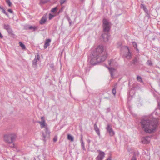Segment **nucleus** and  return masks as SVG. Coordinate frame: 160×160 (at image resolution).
<instances>
[{"label": "nucleus", "mask_w": 160, "mask_h": 160, "mask_svg": "<svg viewBox=\"0 0 160 160\" xmlns=\"http://www.w3.org/2000/svg\"><path fill=\"white\" fill-rule=\"evenodd\" d=\"M3 28L5 29L7 31L10 29L11 28L9 25L8 24H4Z\"/></svg>", "instance_id": "nucleus-20"}, {"label": "nucleus", "mask_w": 160, "mask_h": 160, "mask_svg": "<svg viewBox=\"0 0 160 160\" xmlns=\"http://www.w3.org/2000/svg\"><path fill=\"white\" fill-rule=\"evenodd\" d=\"M141 8H142L144 10H145L146 9L145 6L142 4H141Z\"/></svg>", "instance_id": "nucleus-37"}, {"label": "nucleus", "mask_w": 160, "mask_h": 160, "mask_svg": "<svg viewBox=\"0 0 160 160\" xmlns=\"http://www.w3.org/2000/svg\"><path fill=\"white\" fill-rule=\"evenodd\" d=\"M6 2L9 7L11 6L12 5V3L10 1V0H7L6 1Z\"/></svg>", "instance_id": "nucleus-31"}, {"label": "nucleus", "mask_w": 160, "mask_h": 160, "mask_svg": "<svg viewBox=\"0 0 160 160\" xmlns=\"http://www.w3.org/2000/svg\"><path fill=\"white\" fill-rule=\"evenodd\" d=\"M138 59L136 58H135L134 59H133L132 61V64H135L138 62Z\"/></svg>", "instance_id": "nucleus-28"}, {"label": "nucleus", "mask_w": 160, "mask_h": 160, "mask_svg": "<svg viewBox=\"0 0 160 160\" xmlns=\"http://www.w3.org/2000/svg\"><path fill=\"white\" fill-rule=\"evenodd\" d=\"M8 11L9 12H10L11 13H13V11L11 9H9L8 10Z\"/></svg>", "instance_id": "nucleus-38"}, {"label": "nucleus", "mask_w": 160, "mask_h": 160, "mask_svg": "<svg viewBox=\"0 0 160 160\" xmlns=\"http://www.w3.org/2000/svg\"><path fill=\"white\" fill-rule=\"evenodd\" d=\"M2 8H3V7H1V6H0V9H2Z\"/></svg>", "instance_id": "nucleus-44"}, {"label": "nucleus", "mask_w": 160, "mask_h": 160, "mask_svg": "<svg viewBox=\"0 0 160 160\" xmlns=\"http://www.w3.org/2000/svg\"><path fill=\"white\" fill-rule=\"evenodd\" d=\"M68 139L70 140L72 142H73L74 141V138L70 134H68L67 136Z\"/></svg>", "instance_id": "nucleus-21"}, {"label": "nucleus", "mask_w": 160, "mask_h": 160, "mask_svg": "<svg viewBox=\"0 0 160 160\" xmlns=\"http://www.w3.org/2000/svg\"><path fill=\"white\" fill-rule=\"evenodd\" d=\"M148 137H144L143 138V140H142V142L144 143H149V142L148 141Z\"/></svg>", "instance_id": "nucleus-17"}, {"label": "nucleus", "mask_w": 160, "mask_h": 160, "mask_svg": "<svg viewBox=\"0 0 160 160\" xmlns=\"http://www.w3.org/2000/svg\"><path fill=\"white\" fill-rule=\"evenodd\" d=\"M132 43L134 48L136 49L138 51L139 50L137 48V43L135 42H133Z\"/></svg>", "instance_id": "nucleus-22"}, {"label": "nucleus", "mask_w": 160, "mask_h": 160, "mask_svg": "<svg viewBox=\"0 0 160 160\" xmlns=\"http://www.w3.org/2000/svg\"><path fill=\"white\" fill-rule=\"evenodd\" d=\"M147 64L149 66H152L153 65L152 61L150 60H148L147 62Z\"/></svg>", "instance_id": "nucleus-26"}, {"label": "nucleus", "mask_w": 160, "mask_h": 160, "mask_svg": "<svg viewBox=\"0 0 160 160\" xmlns=\"http://www.w3.org/2000/svg\"><path fill=\"white\" fill-rule=\"evenodd\" d=\"M1 10H2V12L3 13L5 14L8 17H9L8 14L6 12L5 10L3 8H2V9H1Z\"/></svg>", "instance_id": "nucleus-27"}, {"label": "nucleus", "mask_w": 160, "mask_h": 160, "mask_svg": "<svg viewBox=\"0 0 160 160\" xmlns=\"http://www.w3.org/2000/svg\"><path fill=\"white\" fill-rule=\"evenodd\" d=\"M107 67L108 68V69L109 70V71L110 72V73L111 77H112V76H113V72L115 70V69L112 67L109 68L108 67Z\"/></svg>", "instance_id": "nucleus-18"}, {"label": "nucleus", "mask_w": 160, "mask_h": 160, "mask_svg": "<svg viewBox=\"0 0 160 160\" xmlns=\"http://www.w3.org/2000/svg\"><path fill=\"white\" fill-rule=\"evenodd\" d=\"M107 132L108 133L110 136L112 137L115 134V132L113 131L111 127L109 124L107 125L106 128Z\"/></svg>", "instance_id": "nucleus-8"}, {"label": "nucleus", "mask_w": 160, "mask_h": 160, "mask_svg": "<svg viewBox=\"0 0 160 160\" xmlns=\"http://www.w3.org/2000/svg\"><path fill=\"white\" fill-rule=\"evenodd\" d=\"M55 16V15H53L51 13L49 14V20H51Z\"/></svg>", "instance_id": "nucleus-30"}, {"label": "nucleus", "mask_w": 160, "mask_h": 160, "mask_svg": "<svg viewBox=\"0 0 160 160\" xmlns=\"http://www.w3.org/2000/svg\"><path fill=\"white\" fill-rule=\"evenodd\" d=\"M40 59L39 55L38 54L37 56H35V57L34 59L32 61V67L35 68H36L37 67V62H38Z\"/></svg>", "instance_id": "nucleus-7"}, {"label": "nucleus", "mask_w": 160, "mask_h": 160, "mask_svg": "<svg viewBox=\"0 0 160 160\" xmlns=\"http://www.w3.org/2000/svg\"><path fill=\"white\" fill-rule=\"evenodd\" d=\"M63 11V8H62L58 11V14H59L60 13L62 12Z\"/></svg>", "instance_id": "nucleus-36"}, {"label": "nucleus", "mask_w": 160, "mask_h": 160, "mask_svg": "<svg viewBox=\"0 0 160 160\" xmlns=\"http://www.w3.org/2000/svg\"><path fill=\"white\" fill-rule=\"evenodd\" d=\"M57 140V138L56 137H54L53 139V141L54 142H56Z\"/></svg>", "instance_id": "nucleus-40"}, {"label": "nucleus", "mask_w": 160, "mask_h": 160, "mask_svg": "<svg viewBox=\"0 0 160 160\" xmlns=\"http://www.w3.org/2000/svg\"><path fill=\"white\" fill-rule=\"evenodd\" d=\"M51 42V39H46L44 45V48L46 49L47 47L50 45V43Z\"/></svg>", "instance_id": "nucleus-12"}, {"label": "nucleus", "mask_w": 160, "mask_h": 160, "mask_svg": "<svg viewBox=\"0 0 160 160\" xmlns=\"http://www.w3.org/2000/svg\"><path fill=\"white\" fill-rule=\"evenodd\" d=\"M3 38V36L2 35V34H1V32H0V38Z\"/></svg>", "instance_id": "nucleus-42"}, {"label": "nucleus", "mask_w": 160, "mask_h": 160, "mask_svg": "<svg viewBox=\"0 0 160 160\" xmlns=\"http://www.w3.org/2000/svg\"><path fill=\"white\" fill-rule=\"evenodd\" d=\"M101 37L104 42H107L108 40L109 35L107 33L104 32V33L102 35Z\"/></svg>", "instance_id": "nucleus-10"}, {"label": "nucleus", "mask_w": 160, "mask_h": 160, "mask_svg": "<svg viewBox=\"0 0 160 160\" xmlns=\"http://www.w3.org/2000/svg\"><path fill=\"white\" fill-rule=\"evenodd\" d=\"M57 7H55L52 9L51 10V12H52L54 13V12H55L57 11Z\"/></svg>", "instance_id": "nucleus-29"}, {"label": "nucleus", "mask_w": 160, "mask_h": 160, "mask_svg": "<svg viewBox=\"0 0 160 160\" xmlns=\"http://www.w3.org/2000/svg\"><path fill=\"white\" fill-rule=\"evenodd\" d=\"M14 143H12V144L11 145L9 146V147L11 148H13L14 147Z\"/></svg>", "instance_id": "nucleus-41"}, {"label": "nucleus", "mask_w": 160, "mask_h": 160, "mask_svg": "<svg viewBox=\"0 0 160 160\" xmlns=\"http://www.w3.org/2000/svg\"><path fill=\"white\" fill-rule=\"evenodd\" d=\"M103 31L104 32H108L110 28V23L106 19L104 18L103 20Z\"/></svg>", "instance_id": "nucleus-4"}, {"label": "nucleus", "mask_w": 160, "mask_h": 160, "mask_svg": "<svg viewBox=\"0 0 160 160\" xmlns=\"http://www.w3.org/2000/svg\"><path fill=\"white\" fill-rule=\"evenodd\" d=\"M99 154L96 158V160H102L104 158L105 154L103 152L99 150Z\"/></svg>", "instance_id": "nucleus-9"}, {"label": "nucleus", "mask_w": 160, "mask_h": 160, "mask_svg": "<svg viewBox=\"0 0 160 160\" xmlns=\"http://www.w3.org/2000/svg\"><path fill=\"white\" fill-rule=\"evenodd\" d=\"M116 89L115 88H113L112 90V92L114 96L116 95Z\"/></svg>", "instance_id": "nucleus-32"}, {"label": "nucleus", "mask_w": 160, "mask_h": 160, "mask_svg": "<svg viewBox=\"0 0 160 160\" xmlns=\"http://www.w3.org/2000/svg\"><path fill=\"white\" fill-rule=\"evenodd\" d=\"M69 23H70V24H71V22H69Z\"/></svg>", "instance_id": "nucleus-45"}, {"label": "nucleus", "mask_w": 160, "mask_h": 160, "mask_svg": "<svg viewBox=\"0 0 160 160\" xmlns=\"http://www.w3.org/2000/svg\"><path fill=\"white\" fill-rule=\"evenodd\" d=\"M158 123L157 118L149 117L141 119L140 122V125L145 132L151 134L155 131L158 126Z\"/></svg>", "instance_id": "nucleus-1"}, {"label": "nucleus", "mask_w": 160, "mask_h": 160, "mask_svg": "<svg viewBox=\"0 0 160 160\" xmlns=\"http://www.w3.org/2000/svg\"><path fill=\"white\" fill-rule=\"evenodd\" d=\"M41 121H38V122L39 123L41 126V128H42L45 126V120L44 118L43 117H42L41 118Z\"/></svg>", "instance_id": "nucleus-11"}, {"label": "nucleus", "mask_w": 160, "mask_h": 160, "mask_svg": "<svg viewBox=\"0 0 160 160\" xmlns=\"http://www.w3.org/2000/svg\"><path fill=\"white\" fill-rule=\"evenodd\" d=\"M50 67L51 68L53 69L54 68V65L52 64H51L50 65Z\"/></svg>", "instance_id": "nucleus-39"}, {"label": "nucleus", "mask_w": 160, "mask_h": 160, "mask_svg": "<svg viewBox=\"0 0 160 160\" xmlns=\"http://www.w3.org/2000/svg\"><path fill=\"white\" fill-rule=\"evenodd\" d=\"M38 28V26H30L28 27L29 29L31 30V29H32L33 31H35L37 30Z\"/></svg>", "instance_id": "nucleus-14"}, {"label": "nucleus", "mask_w": 160, "mask_h": 160, "mask_svg": "<svg viewBox=\"0 0 160 160\" xmlns=\"http://www.w3.org/2000/svg\"><path fill=\"white\" fill-rule=\"evenodd\" d=\"M131 160H137L135 154H134L133 156L132 157Z\"/></svg>", "instance_id": "nucleus-35"}, {"label": "nucleus", "mask_w": 160, "mask_h": 160, "mask_svg": "<svg viewBox=\"0 0 160 160\" xmlns=\"http://www.w3.org/2000/svg\"><path fill=\"white\" fill-rule=\"evenodd\" d=\"M47 20L46 18L44 17H43L39 21V23L41 25L44 24Z\"/></svg>", "instance_id": "nucleus-15"}, {"label": "nucleus", "mask_w": 160, "mask_h": 160, "mask_svg": "<svg viewBox=\"0 0 160 160\" xmlns=\"http://www.w3.org/2000/svg\"><path fill=\"white\" fill-rule=\"evenodd\" d=\"M7 31L8 32L9 34L12 35L13 36H15V35L13 33V31L11 28L9 30H7Z\"/></svg>", "instance_id": "nucleus-19"}, {"label": "nucleus", "mask_w": 160, "mask_h": 160, "mask_svg": "<svg viewBox=\"0 0 160 160\" xmlns=\"http://www.w3.org/2000/svg\"><path fill=\"white\" fill-rule=\"evenodd\" d=\"M106 160H111V158L109 157Z\"/></svg>", "instance_id": "nucleus-43"}, {"label": "nucleus", "mask_w": 160, "mask_h": 160, "mask_svg": "<svg viewBox=\"0 0 160 160\" xmlns=\"http://www.w3.org/2000/svg\"><path fill=\"white\" fill-rule=\"evenodd\" d=\"M20 46L22 48V49L24 50L26 49V47L25 45L21 42H19Z\"/></svg>", "instance_id": "nucleus-23"}, {"label": "nucleus", "mask_w": 160, "mask_h": 160, "mask_svg": "<svg viewBox=\"0 0 160 160\" xmlns=\"http://www.w3.org/2000/svg\"><path fill=\"white\" fill-rule=\"evenodd\" d=\"M94 130L96 132L98 136H100V130L99 128L98 127V126L96 123L94 125Z\"/></svg>", "instance_id": "nucleus-13"}, {"label": "nucleus", "mask_w": 160, "mask_h": 160, "mask_svg": "<svg viewBox=\"0 0 160 160\" xmlns=\"http://www.w3.org/2000/svg\"><path fill=\"white\" fill-rule=\"evenodd\" d=\"M83 136L82 135H81V140H80V142H81V146L82 148V149L83 150H85V147L84 145V142H83Z\"/></svg>", "instance_id": "nucleus-16"}, {"label": "nucleus", "mask_w": 160, "mask_h": 160, "mask_svg": "<svg viewBox=\"0 0 160 160\" xmlns=\"http://www.w3.org/2000/svg\"><path fill=\"white\" fill-rule=\"evenodd\" d=\"M137 79L138 80V81H139V82H142V78H141L140 76H138L137 77Z\"/></svg>", "instance_id": "nucleus-33"}, {"label": "nucleus", "mask_w": 160, "mask_h": 160, "mask_svg": "<svg viewBox=\"0 0 160 160\" xmlns=\"http://www.w3.org/2000/svg\"><path fill=\"white\" fill-rule=\"evenodd\" d=\"M114 61L113 59H111L110 60L108 61V64L110 66H114L113 64Z\"/></svg>", "instance_id": "nucleus-24"}, {"label": "nucleus", "mask_w": 160, "mask_h": 160, "mask_svg": "<svg viewBox=\"0 0 160 160\" xmlns=\"http://www.w3.org/2000/svg\"><path fill=\"white\" fill-rule=\"evenodd\" d=\"M107 53L104 51L102 46L99 45L93 51L91 56L90 63L92 65L97 64L99 63L104 61L107 57Z\"/></svg>", "instance_id": "nucleus-2"}, {"label": "nucleus", "mask_w": 160, "mask_h": 160, "mask_svg": "<svg viewBox=\"0 0 160 160\" xmlns=\"http://www.w3.org/2000/svg\"><path fill=\"white\" fill-rule=\"evenodd\" d=\"M66 1V0H60V4L62 5Z\"/></svg>", "instance_id": "nucleus-34"}, {"label": "nucleus", "mask_w": 160, "mask_h": 160, "mask_svg": "<svg viewBox=\"0 0 160 160\" xmlns=\"http://www.w3.org/2000/svg\"><path fill=\"white\" fill-rule=\"evenodd\" d=\"M50 132L48 128L46 127L44 129V131L42 132V136L43 140L44 142L48 139L50 138Z\"/></svg>", "instance_id": "nucleus-5"}, {"label": "nucleus", "mask_w": 160, "mask_h": 160, "mask_svg": "<svg viewBox=\"0 0 160 160\" xmlns=\"http://www.w3.org/2000/svg\"><path fill=\"white\" fill-rule=\"evenodd\" d=\"M124 51L126 52V53H124L123 55V57H125L127 59H130L131 58L132 54L130 52L129 49L127 46L124 47H123Z\"/></svg>", "instance_id": "nucleus-6"}, {"label": "nucleus", "mask_w": 160, "mask_h": 160, "mask_svg": "<svg viewBox=\"0 0 160 160\" xmlns=\"http://www.w3.org/2000/svg\"><path fill=\"white\" fill-rule=\"evenodd\" d=\"M49 1V0H40V4H45L48 3Z\"/></svg>", "instance_id": "nucleus-25"}, {"label": "nucleus", "mask_w": 160, "mask_h": 160, "mask_svg": "<svg viewBox=\"0 0 160 160\" xmlns=\"http://www.w3.org/2000/svg\"><path fill=\"white\" fill-rule=\"evenodd\" d=\"M16 135L14 133H10L4 136V141L6 143H12L15 140Z\"/></svg>", "instance_id": "nucleus-3"}]
</instances>
